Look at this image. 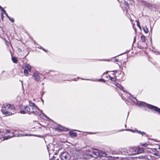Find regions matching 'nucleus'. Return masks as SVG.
<instances>
[{
	"mask_svg": "<svg viewBox=\"0 0 160 160\" xmlns=\"http://www.w3.org/2000/svg\"><path fill=\"white\" fill-rule=\"evenodd\" d=\"M2 8L1 6H0V8L2 9Z\"/></svg>",
	"mask_w": 160,
	"mask_h": 160,
	"instance_id": "72a5a7b5",
	"label": "nucleus"
},
{
	"mask_svg": "<svg viewBox=\"0 0 160 160\" xmlns=\"http://www.w3.org/2000/svg\"><path fill=\"white\" fill-rule=\"evenodd\" d=\"M142 29L146 33H147L148 32V30L146 26L142 27Z\"/></svg>",
	"mask_w": 160,
	"mask_h": 160,
	"instance_id": "f8f14e48",
	"label": "nucleus"
},
{
	"mask_svg": "<svg viewBox=\"0 0 160 160\" xmlns=\"http://www.w3.org/2000/svg\"><path fill=\"white\" fill-rule=\"evenodd\" d=\"M82 151V150H80V152Z\"/></svg>",
	"mask_w": 160,
	"mask_h": 160,
	"instance_id": "4c0bfd02",
	"label": "nucleus"
},
{
	"mask_svg": "<svg viewBox=\"0 0 160 160\" xmlns=\"http://www.w3.org/2000/svg\"><path fill=\"white\" fill-rule=\"evenodd\" d=\"M110 79L112 81H113V82H114L115 81V78H112L110 76Z\"/></svg>",
	"mask_w": 160,
	"mask_h": 160,
	"instance_id": "6ab92c4d",
	"label": "nucleus"
},
{
	"mask_svg": "<svg viewBox=\"0 0 160 160\" xmlns=\"http://www.w3.org/2000/svg\"><path fill=\"white\" fill-rule=\"evenodd\" d=\"M24 109L27 112V113L29 114L34 113L35 114H37L38 113V111L39 110V109L34 103H33L30 101H29V105L25 107Z\"/></svg>",
	"mask_w": 160,
	"mask_h": 160,
	"instance_id": "f03ea898",
	"label": "nucleus"
},
{
	"mask_svg": "<svg viewBox=\"0 0 160 160\" xmlns=\"http://www.w3.org/2000/svg\"><path fill=\"white\" fill-rule=\"evenodd\" d=\"M5 14L7 16V17L8 18H10L9 16L8 15V14L6 13V14Z\"/></svg>",
	"mask_w": 160,
	"mask_h": 160,
	"instance_id": "cd10ccee",
	"label": "nucleus"
},
{
	"mask_svg": "<svg viewBox=\"0 0 160 160\" xmlns=\"http://www.w3.org/2000/svg\"><path fill=\"white\" fill-rule=\"evenodd\" d=\"M135 39H136V38H135V37L134 38V40H133V42H135Z\"/></svg>",
	"mask_w": 160,
	"mask_h": 160,
	"instance_id": "7c9ffc66",
	"label": "nucleus"
},
{
	"mask_svg": "<svg viewBox=\"0 0 160 160\" xmlns=\"http://www.w3.org/2000/svg\"><path fill=\"white\" fill-rule=\"evenodd\" d=\"M126 130L127 131H132V132H133V130H129V129H127Z\"/></svg>",
	"mask_w": 160,
	"mask_h": 160,
	"instance_id": "c756f323",
	"label": "nucleus"
},
{
	"mask_svg": "<svg viewBox=\"0 0 160 160\" xmlns=\"http://www.w3.org/2000/svg\"><path fill=\"white\" fill-rule=\"evenodd\" d=\"M148 145V144L145 143H144V144H143L142 145L144 146H145V147H146V146H147Z\"/></svg>",
	"mask_w": 160,
	"mask_h": 160,
	"instance_id": "bb28decb",
	"label": "nucleus"
},
{
	"mask_svg": "<svg viewBox=\"0 0 160 160\" xmlns=\"http://www.w3.org/2000/svg\"><path fill=\"white\" fill-rule=\"evenodd\" d=\"M20 113L21 114H24L26 113V112L25 111L21 110L20 111Z\"/></svg>",
	"mask_w": 160,
	"mask_h": 160,
	"instance_id": "412c9836",
	"label": "nucleus"
},
{
	"mask_svg": "<svg viewBox=\"0 0 160 160\" xmlns=\"http://www.w3.org/2000/svg\"><path fill=\"white\" fill-rule=\"evenodd\" d=\"M69 133L70 135L72 137H75L77 136V133L75 132L70 131L69 132Z\"/></svg>",
	"mask_w": 160,
	"mask_h": 160,
	"instance_id": "9b49d317",
	"label": "nucleus"
},
{
	"mask_svg": "<svg viewBox=\"0 0 160 160\" xmlns=\"http://www.w3.org/2000/svg\"><path fill=\"white\" fill-rule=\"evenodd\" d=\"M2 13L4 14H6V12L5 10H4L3 8H2V9L1 10Z\"/></svg>",
	"mask_w": 160,
	"mask_h": 160,
	"instance_id": "aec40b11",
	"label": "nucleus"
},
{
	"mask_svg": "<svg viewBox=\"0 0 160 160\" xmlns=\"http://www.w3.org/2000/svg\"><path fill=\"white\" fill-rule=\"evenodd\" d=\"M141 38L142 40V41L143 42H145L146 41V38L143 35H142L141 37Z\"/></svg>",
	"mask_w": 160,
	"mask_h": 160,
	"instance_id": "dca6fc26",
	"label": "nucleus"
},
{
	"mask_svg": "<svg viewBox=\"0 0 160 160\" xmlns=\"http://www.w3.org/2000/svg\"><path fill=\"white\" fill-rule=\"evenodd\" d=\"M13 137V136H11L10 135H8L6 136H5L4 137L3 139L4 140H6L8 139L11 138Z\"/></svg>",
	"mask_w": 160,
	"mask_h": 160,
	"instance_id": "2eb2a0df",
	"label": "nucleus"
},
{
	"mask_svg": "<svg viewBox=\"0 0 160 160\" xmlns=\"http://www.w3.org/2000/svg\"><path fill=\"white\" fill-rule=\"evenodd\" d=\"M34 78L35 80L38 82L40 81V78L39 75L37 73H34L32 76Z\"/></svg>",
	"mask_w": 160,
	"mask_h": 160,
	"instance_id": "6e6552de",
	"label": "nucleus"
},
{
	"mask_svg": "<svg viewBox=\"0 0 160 160\" xmlns=\"http://www.w3.org/2000/svg\"><path fill=\"white\" fill-rule=\"evenodd\" d=\"M10 20L12 22H13L14 20V19L12 18H9Z\"/></svg>",
	"mask_w": 160,
	"mask_h": 160,
	"instance_id": "4be33fe9",
	"label": "nucleus"
},
{
	"mask_svg": "<svg viewBox=\"0 0 160 160\" xmlns=\"http://www.w3.org/2000/svg\"><path fill=\"white\" fill-rule=\"evenodd\" d=\"M115 85L117 87L119 88L121 90H123V87L118 83H116L115 84Z\"/></svg>",
	"mask_w": 160,
	"mask_h": 160,
	"instance_id": "ddd939ff",
	"label": "nucleus"
},
{
	"mask_svg": "<svg viewBox=\"0 0 160 160\" xmlns=\"http://www.w3.org/2000/svg\"><path fill=\"white\" fill-rule=\"evenodd\" d=\"M136 147H130L128 149H123V151H126V152H125L123 154L128 155H132L136 154Z\"/></svg>",
	"mask_w": 160,
	"mask_h": 160,
	"instance_id": "39448f33",
	"label": "nucleus"
},
{
	"mask_svg": "<svg viewBox=\"0 0 160 160\" xmlns=\"http://www.w3.org/2000/svg\"><path fill=\"white\" fill-rule=\"evenodd\" d=\"M114 60H115V62H118V59H115Z\"/></svg>",
	"mask_w": 160,
	"mask_h": 160,
	"instance_id": "c85d7f7f",
	"label": "nucleus"
},
{
	"mask_svg": "<svg viewBox=\"0 0 160 160\" xmlns=\"http://www.w3.org/2000/svg\"><path fill=\"white\" fill-rule=\"evenodd\" d=\"M98 81H102V82H105V80L104 79H99Z\"/></svg>",
	"mask_w": 160,
	"mask_h": 160,
	"instance_id": "5701e85b",
	"label": "nucleus"
},
{
	"mask_svg": "<svg viewBox=\"0 0 160 160\" xmlns=\"http://www.w3.org/2000/svg\"><path fill=\"white\" fill-rule=\"evenodd\" d=\"M42 50H43L44 51H45L46 52V51L44 49H42Z\"/></svg>",
	"mask_w": 160,
	"mask_h": 160,
	"instance_id": "c9c22d12",
	"label": "nucleus"
},
{
	"mask_svg": "<svg viewBox=\"0 0 160 160\" xmlns=\"http://www.w3.org/2000/svg\"><path fill=\"white\" fill-rule=\"evenodd\" d=\"M41 117L43 119L45 120H47L48 119V117L45 115L42 114L40 115Z\"/></svg>",
	"mask_w": 160,
	"mask_h": 160,
	"instance_id": "4468645a",
	"label": "nucleus"
},
{
	"mask_svg": "<svg viewBox=\"0 0 160 160\" xmlns=\"http://www.w3.org/2000/svg\"><path fill=\"white\" fill-rule=\"evenodd\" d=\"M56 160H59L58 159H57Z\"/></svg>",
	"mask_w": 160,
	"mask_h": 160,
	"instance_id": "58836bf2",
	"label": "nucleus"
},
{
	"mask_svg": "<svg viewBox=\"0 0 160 160\" xmlns=\"http://www.w3.org/2000/svg\"><path fill=\"white\" fill-rule=\"evenodd\" d=\"M70 157V155L68 153L64 152L62 153L60 158L62 160H69Z\"/></svg>",
	"mask_w": 160,
	"mask_h": 160,
	"instance_id": "0eeeda50",
	"label": "nucleus"
},
{
	"mask_svg": "<svg viewBox=\"0 0 160 160\" xmlns=\"http://www.w3.org/2000/svg\"><path fill=\"white\" fill-rule=\"evenodd\" d=\"M107 72H104V73H103V74H105V73H107Z\"/></svg>",
	"mask_w": 160,
	"mask_h": 160,
	"instance_id": "473e14b6",
	"label": "nucleus"
},
{
	"mask_svg": "<svg viewBox=\"0 0 160 160\" xmlns=\"http://www.w3.org/2000/svg\"><path fill=\"white\" fill-rule=\"evenodd\" d=\"M23 70V73L25 76H28L29 72L31 71V67L28 64H23L22 67Z\"/></svg>",
	"mask_w": 160,
	"mask_h": 160,
	"instance_id": "20e7f679",
	"label": "nucleus"
},
{
	"mask_svg": "<svg viewBox=\"0 0 160 160\" xmlns=\"http://www.w3.org/2000/svg\"><path fill=\"white\" fill-rule=\"evenodd\" d=\"M12 61L14 62V63H17V58H15V57H13L12 58Z\"/></svg>",
	"mask_w": 160,
	"mask_h": 160,
	"instance_id": "f3484780",
	"label": "nucleus"
},
{
	"mask_svg": "<svg viewBox=\"0 0 160 160\" xmlns=\"http://www.w3.org/2000/svg\"><path fill=\"white\" fill-rule=\"evenodd\" d=\"M137 104L140 107L147 106V107L148 108L155 110L160 113V109L157 107L150 104H147L145 102H143L138 103Z\"/></svg>",
	"mask_w": 160,
	"mask_h": 160,
	"instance_id": "7ed1b4c3",
	"label": "nucleus"
},
{
	"mask_svg": "<svg viewBox=\"0 0 160 160\" xmlns=\"http://www.w3.org/2000/svg\"><path fill=\"white\" fill-rule=\"evenodd\" d=\"M58 129L59 130H60V131H62L63 130V129L61 127H59L58 128Z\"/></svg>",
	"mask_w": 160,
	"mask_h": 160,
	"instance_id": "b1692460",
	"label": "nucleus"
},
{
	"mask_svg": "<svg viewBox=\"0 0 160 160\" xmlns=\"http://www.w3.org/2000/svg\"><path fill=\"white\" fill-rule=\"evenodd\" d=\"M39 48H42V47L41 46H40V47H39Z\"/></svg>",
	"mask_w": 160,
	"mask_h": 160,
	"instance_id": "f704fd0d",
	"label": "nucleus"
},
{
	"mask_svg": "<svg viewBox=\"0 0 160 160\" xmlns=\"http://www.w3.org/2000/svg\"><path fill=\"white\" fill-rule=\"evenodd\" d=\"M32 136L31 134H18L17 135L16 134L15 135H13V137H23V136Z\"/></svg>",
	"mask_w": 160,
	"mask_h": 160,
	"instance_id": "1a4fd4ad",
	"label": "nucleus"
},
{
	"mask_svg": "<svg viewBox=\"0 0 160 160\" xmlns=\"http://www.w3.org/2000/svg\"><path fill=\"white\" fill-rule=\"evenodd\" d=\"M15 107L13 105L5 103L1 109L3 114L7 116L12 115L14 112Z\"/></svg>",
	"mask_w": 160,
	"mask_h": 160,
	"instance_id": "f257e3e1",
	"label": "nucleus"
},
{
	"mask_svg": "<svg viewBox=\"0 0 160 160\" xmlns=\"http://www.w3.org/2000/svg\"><path fill=\"white\" fill-rule=\"evenodd\" d=\"M136 154L142 153L143 151V149L141 147H136Z\"/></svg>",
	"mask_w": 160,
	"mask_h": 160,
	"instance_id": "9d476101",
	"label": "nucleus"
},
{
	"mask_svg": "<svg viewBox=\"0 0 160 160\" xmlns=\"http://www.w3.org/2000/svg\"><path fill=\"white\" fill-rule=\"evenodd\" d=\"M6 132L7 133H9L10 132V131L9 130L7 129L6 130Z\"/></svg>",
	"mask_w": 160,
	"mask_h": 160,
	"instance_id": "a878e982",
	"label": "nucleus"
},
{
	"mask_svg": "<svg viewBox=\"0 0 160 160\" xmlns=\"http://www.w3.org/2000/svg\"><path fill=\"white\" fill-rule=\"evenodd\" d=\"M92 153L95 156L100 157H105L107 156V154L105 152L98 149L93 150Z\"/></svg>",
	"mask_w": 160,
	"mask_h": 160,
	"instance_id": "423d86ee",
	"label": "nucleus"
},
{
	"mask_svg": "<svg viewBox=\"0 0 160 160\" xmlns=\"http://www.w3.org/2000/svg\"><path fill=\"white\" fill-rule=\"evenodd\" d=\"M130 160H136V159H131Z\"/></svg>",
	"mask_w": 160,
	"mask_h": 160,
	"instance_id": "2f4dec72",
	"label": "nucleus"
},
{
	"mask_svg": "<svg viewBox=\"0 0 160 160\" xmlns=\"http://www.w3.org/2000/svg\"><path fill=\"white\" fill-rule=\"evenodd\" d=\"M137 22V26L140 29H141V27L138 21H136Z\"/></svg>",
	"mask_w": 160,
	"mask_h": 160,
	"instance_id": "a211bd4d",
	"label": "nucleus"
},
{
	"mask_svg": "<svg viewBox=\"0 0 160 160\" xmlns=\"http://www.w3.org/2000/svg\"><path fill=\"white\" fill-rule=\"evenodd\" d=\"M138 133H141L142 134H144L145 133L144 132H141V131H139L138 132Z\"/></svg>",
	"mask_w": 160,
	"mask_h": 160,
	"instance_id": "393cba45",
	"label": "nucleus"
},
{
	"mask_svg": "<svg viewBox=\"0 0 160 160\" xmlns=\"http://www.w3.org/2000/svg\"><path fill=\"white\" fill-rule=\"evenodd\" d=\"M3 13L1 14L2 16H3Z\"/></svg>",
	"mask_w": 160,
	"mask_h": 160,
	"instance_id": "e433bc0d",
	"label": "nucleus"
}]
</instances>
